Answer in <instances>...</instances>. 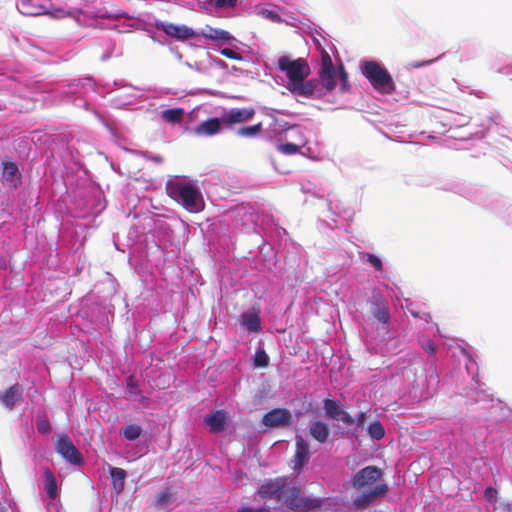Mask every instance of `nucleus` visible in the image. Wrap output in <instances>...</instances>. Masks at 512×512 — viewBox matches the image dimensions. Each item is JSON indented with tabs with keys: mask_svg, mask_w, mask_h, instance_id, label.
Returning <instances> with one entry per match:
<instances>
[{
	"mask_svg": "<svg viewBox=\"0 0 512 512\" xmlns=\"http://www.w3.org/2000/svg\"><path fill=\"white\" fill-rule=\"evenodd\" d=\"M242 324L251 332H258L261 328L259 309L252 308L241 315Z\"/></svg>",
	"mask_w": 512,
	"mask_h": 512,
	"instance_id": "412c9836",
	"label": "nucleus"
},
{
	"mask_svg": "<svg viewBox=\"0 0 512 512\" xmlns=\"http://www.w3.org/2000/svg\"><path fill=\"white\" fill-rule=\"evenodd\" d=\"M319 80L310 79L308 81L301 80L295 81L289 85V90L297 95L303 97H311L314 94L316 87L318 86Z\"/></svg>",
	"mask_w": 512,
	"mask_h": 512,
	"instance_id": "f3484780",
	"label": "nucleus"
},
{
	"mask_svg": "<svg viewBox=\"0 0 512 512\" xmlns=\"http://www.w3.org/2000/svg\"><path fill=\"white\" fill-rule=\"evenodd\" d=\"M277 150L285 155H294L299 153L300 146L293 143H284L278 145Z\"/></svg>",
	"mask_w": 512,
	"mask_h": 512,
	"instance_id": "72a5a7b5",
	"label": "nucleus"
},
{
	"mask_svg": "<svg viewBox=\"0 0 512 512\" xmlns=\"http://www.w3.org/2000/svg\"><path fill=\"white\" fill-rule=\"evenodd\" d=\"M323 404L325 414L329 419L342 421L346 425L354 424V418L343 409L339 400L327 398Z\"/></svg>",
	"mask_w": 512,
	"mask_h": 512,
	"instance_id": "6e6552de",
	"label": "nucleus"
},
{
	"mask_svg": "<svg viewBox=\"0 0 512 512\" xmlns=\"http://www.w3.org/2000/svg\"><path fill=\"white\" fill-rule=\"evenodd\" d=\"M142 427L138 424H129L120 430V434L129 441H134L140 437Z\"/></svg>",
	"mask_w": 512,
	"mask_h": 512,
	"instance_id": "cd10ccee",
	"label": "nucleus"
},
{
	"mask_svg": "<svg viewBox=\"0 0 512 512\" xmlns=\"http://www.w3.org/2000/svg\"><path fill=\"white\" fill-rule=\"evenodd\" d=\"M497 494H498L497 490L492 487H487L484 491V497L490 503L496 502Z\"/></svg>",
	"mask_w": 512,
	"mask_h": 512,
	"instance_id": "4c0bfd02",
	"label": "nucleus"
},
{
	"mask_svg": "<svg viewBox=\"0 0 512 512\" xmlns=\"http://www.w3.org/2000/svg\"><path fill=\"white\" fill-rule=\"evenodd\" d=\"M184 115H185L184 109L177 107V108H171V109L162 111L161 118L163 121H165L167 123L176 124V123H180L183 120Z\"/></svg>",
	"mask_w": 512,
	"mask_h": 512,
	"instance_id": "b1692460",
	"label": "nucleus"
},
{
	"mask_svg": "<svg viewBox=\"0 0 512 512\" xmlns=\"http://www.w3.org/2000/svg\"><path fill=\"white\" fill-rule=\"evenodd\" d=\"M45 481H46V491L47 495L50 499L54 500L57 497V481L49 469H45L44 471Z\"/></svg>",
	"mask_w": 512,
	"mask_h": 512,
	"instance_id": "bb28decb",
	"label": "nucleus"
},
{
	"mask_svg": "<svg viewBox=\"0 0 512 512\" xmlns=\"http://www.w3.org/2000/svg\"><path fill=\"white\" fill-rule=\"evenodd\" d=\"M238 0H215L214 4L217 8H223L229 6L234 8L237 5Z\"/></svg>",
	"mask_w": 512,
	"mask_h": 512,
	"instance_id": "58836bf2",
	"label": "nucleus"
},
{
	"mask_svg": "<svg viewBox=\"0 0 512 512\" xmlns=\"http://www.w3.org/2000/svg\"><path fill=\"white\" fill-rule=\"evenodd\" d=\"M255 115V110L251 107L233 108L222 115L223 126L230 128L233 125L249 121Z\"/></svg>",
	"mask_w": 512,
	"mask_h": 512,
	"instance_id": "9d476101",
	"label": "nucleus"
},
{
	"mask_svg": "<svg viewBox=\"0 0 512 512\" xmlns=\"http://www.w3.org/2000/svg\"><path fill=\"white\" fill-rule=\"evenodd\" d=\"M422 348L430 355H433L436 351L435 344L431 340L424 342Z\"/></svg>",
	"mask_w": 512,
	"mask_h": 512,
	"instance_id": "ea45409f",
	"label": "nucleus"
},
{
	"mask_svg": "<svg viewBox=\"0 0 512 512\" xmlns=\"http://www.w3.org/2000/svg\"><path fill=\"white\" fill-rule=\"evenodd\" d=\"M388 485L385 483H381L376 485L373 489L368 492H364L354 499V505L359 509H364L371 502H373L377 497L384 496L388 492Z\"/></svg>",
	"mask_w": 512,
	"mask_h": 512,
	"instance_id": "ddd939ff",
	"label": "nucleus"
},
{
	"mask_svg": "<svg viewBox=\"0 0 512 512\" xmlns=\"http://www.w3.org/2000/svg\"><path fill=\"white\" fill-rule=\"evenodd\" d=\"M55 449L67 462L81 466L84 464V458L80 451L73 444L71 438L66 433L59 434L55 443Z\"/></svg>",
	"mask_w": 512,
	"mask_h": 512,
	"instance_id": "39448f33",
	"label": "nucleus"
},
{
	"mask_svg": "<svg viewBox=\"0 0 512 512\" xmlns=\"http://www.w3.org/2000/svg\"><path fill=\"white\" fill-rule=\"evenodd\" d=\"M295 454L291 459V468L294 471L300 470L310 458V449L306 440L302 436H296L295 438Z\"/></svg>",
	"mask_w": 512,
	"mask_h": 512,
	"instance_id": "f8f14e48",
	"label": "nucleus"
},
{
	"mask_svg": "<svg viewBox=\"0 0 512 512\" xmlns=\"http://www.w3.org/2000/svg\"><path fill=\"white\" fill-rule=\"evenodd\" d=\"M22 10L21 13L28 16H40V15H49L52 17H57L58 13H63V10L57 9L55 12H50L43 5H35L31 6L26 1L21 2Z\"/></svg>",
	"mask_w": 512,
	"mask_h": 512,
	"instance_id": "4be33fe9",
	"label": "nucleus"
},
{
	"mask_svg": "<svg viewBox=\"0 0 512 512\" xmlns=\"http://www.w3.org/2000/svg\"><path fill=\"white\" fill-rule=\"evenodd\" d=\"M362 74L369 80L372 87L382 93L395 91V83L390 73L376 61H367L363 65Z\"/></svg>",
	"mask_w": 512,
	"mask_h": 512,
	"instance_id": "7ed1b4c3",
	"label": "nucleus"
},
{
	"mask_svg": "<svg viewBox=\"0 0 512 512\" xmlns=\"http://www.w3.org/2000/svg\"><path fill=\"white\" fill-rule=\"evenodd\" d=\"M167 195L190 213H199L205 203L199 188L184 176H172L165 185Z\"/></svg>",
	"mask_w": 512,
	"mask_h": 512,
	"instance_id": "f03ea898",
	"label": "nucleus"
},
{
	"mask_svg": "<svg viewBox=\"0 0 512 512\" xmlns=\"http://www.w3.org/2000/svg\"><path fill=\"white\" fill-rule=\"evenodd\" d=\"M309 435L319 443L323 444L327 442L330 435L329 425L320 420L313 421L309 425Z\"/></svg>",
	"mask_w": 512,
	"mask_h": 512,
	"instance_id": "6ab92c4d",
	"label": "nucleus"
},
{
	"mask_svg": "<svg viewBox=\"0 0 512 512\" xmlns=\"http://www.w3.org/2000/svg\"><path fill=\"white\" fill-rule=\"evenodd\" d=\"M257 495L274 509L286 508L295 512H313L320 509L324 501L304 495L302 489L289 476L265 479L257 490Z\"/></svg>",
	"mask_w": 512,
	"mask_h": 512,
	"instance_id": "f257e3e1",
	"label": "nucleus"
},
{
	"mask_svg": "<svg viewBox=\"0 0 512 512\" xmlns=\"http://www.w3.org/2000/svg\"><path fill=\"white\" fill-rule=\"evenodd\" d=\"M36 427L40 434H49L51 432V425L48 418L45 415H40L36 420Z\"/></svg>",
	"mask_w": 512,
	"mask_h": 512,
	"instance_id": "7c9ffc66",
	"label": "nucleus"
},
{
	"mask_svg": "<svg viewBox=\"0 0 512 512\" xmlns=\"http://www.w3.org/2000/svg\"><path fill=\"white\" fill-rule=\"evenodd\" d=\"M237 512H270L269 508L260 507V508H251V507H242L238 509Z\"/></svg>",
	"mask_w": 512,
	"mask_h": 512,
	"instance_id": "a19ab883",
	"label": "nucleus"
},
{
	"mask_svg": "<svg viewBox=\"0 0 512 512\" xmlns=\"http://www.w3.org/2000/svg\"><path fill=\"white\" fill-rule=\"evenodd\" d=\"M319 80L327 91H332L336 87V71L332 59L328 52L324 51L321 55V68L318 72Z\"/></svg>",
	"mask_w": 512,
	"mask_h": 512,
	"instance_id": "0eeeda50",
	"label": "nucleus"
},
{
	"mask_svg": "<svg viewBox=\"0 0 512 512\" xmlns=\"http://www.w3.org/2000/svg\"><path fill=\"white\" fill-rule=\"evenodd\" d=\"M263 130V125L261 122L251 125V126H243L237 129L236 134L242 138H254L258 136Z\"/></svg>",
	"mask_w": 512,
	"mask_h": 512,
	"instance_id": "a878e982",
	"label": "nucleus"
},
{
	"mask_svg": "<svg viewBox=\"0 0 512 512\" xmlns=\"http://www.w3.org/2000/svg\"><path fill=\"white\" fill-rule=\"evenodd\" d=\"M411 314H412V316H414L415 318H418V317H419V314H418L417 312H413V311H411Z\"/></svg>",
	"mask_w": 512,
	"mask_h": 512,
	"instance_id": "c03bdc74",
	"label": "nucleus"
},
{
	"mask_svg": "<svg viewBox=\"0 0 512 512\" xmlns=\"http://www.w3.org/2000/svg\"><path fill=\"white\" fill-rule=\"evenodd\" d=\"M2 177L5 181L13 183L19 177V169L16 162H3Z\"/></svg>",
	"mask_w": 512,
	"mask_h": 512,
	"instance_id": "393cba45",
	"label": "nucleus"
},
{
	"mask_svg": "<svg viewBox=\"0 0 512 512\" xmlns=\"http://www.w3.org/2000/svg\"><path fill=\"white\" fill-rule=\"evenodd\" d=\"M278 68L286 74L289 85L295 81L305 80L311 74L309 64L304 58L291 60L282 56L278 59Z\"/></svg>",
	"mask_w": 512,
	"mask_h": 512,
	"instance_id": "20e7f679",
	"label": "nucleus"
},
{
	"mask_svg": "<svg viewBox=\"0 0 512 512\" xmlns=\"http://www.w3.org/2000/svg\"><path fill=\"white\" fill-rule=\"evenodd\" d=\"M383 476V471L373 465L366 466L358 471L353 477V487L357 490H362L380 480Z\"/></svg>",
	"mask_w": 512,
	"mask_h": 512,
	"instance_id": "423d86ee",
	"label": "nucleus"
},
{
	"mask_svg": "<svg viewBox=\"0 0 512 512\" xmlns=\"http://www.w3.org/2000/svg\"><path fill=\"white\" fill-rule=\"evenodd\" d=\"M366 421V413L360 412L356 418H354V423H356L358 426H363Z\"/></svg>",
	"mask_w": 512,
	"mask_h": 512,
	"instance_id": "79ce46f5",
	"label": "nucleus"
},
{
	"mask_svg": "<svg viewBox=\"0 0 512 512\" xmlns=\"http://www.w3.org/2000/svg\"><path fill=\"white\" fill-rule=\"evenodd\" d=\"M501 507L506 510L507 512H512V505L507 503V504H501Z\"/></svg>",
	"mask_w": 512,
	"mask_h": 512,
	"instance_id": "37998d69",
	"label": "nucleus"
},
{
	"mask_svg": "<svg viewBox=\"0 0 512 512\" xmlns=\"http://www.w3.org/2000/svg\"><path fill=\"white\" fill-rule=\"evenodd\" d=\"M292 415L287 409H273L263 416L262 423L267 427H282L290 425Z\"/></svg>",
	"mask_w": 512,
	"mask_h": 512,
	"instance_id": "9b49d317",
	"label": "nucleus"
},
{
	"mask_svg": "<svg viewBox=\"0 0 512 512\" xmlns=\"http://www.w3.org/2000/svg\"><path fill=\"white\" fill-rule=\"evenodd\" d=\"M23 388L16 383L0 394V402L8 410H12L16 403L22 400Z\"/></svg>",
	"mask_w": 512,
	"mask_h": 512,
	"instance_id": "2eb2a0df",
	"label": "nucleus"
},
{
	"mask_svg": "<svg viewBox=\"0 0 512 512\" xmlns=\"http://www.w3.org/2000/svg\"><path fill=\"white\" fill-rule=\"evenodd\" d=\"M372 315L377 321L383 324H387L390 320L389 307L386 301L380 295L375 297V301L372 307Z\"/></svg>",
	"mask_w": 512,
	"mask_h": 512,
	"instance_id": "aec40b11",
	"label": "nucleus"
},
{
	"mask_svg": "<svg viewBox=\"0 0 512 512\" xmlns=\"http://www.w3.org/2000/svg\"><path fill=\"white\" fill-rule=\"evenodd\" d=\"M367 261L374 267L376 271H381L383 269L382 261L376 255L367 254Z\"/></svg>",
	"mask_w": 512,
	"mask_h": 512,
	"instance_id": "c9c22d12",
	"label": "nucleus"
},
{
	"mask_svg": "<svg viewBox=\"0 0 512 512\" xmlns=\"http://www.w3.org/2000/svg\"><path fill=\"white\" fill-rule=\"evenodd\" d=\"M197 36H202L207 40L221 41L227 43L233 39L231 34L223 29L213 28L206 25L200 32H197Z\"/></svg>",
	"mask_w": 512,
	"mask_h": 512,
	"instance_id": "a211bd4d",
	"label": "nucleus"
},
{
	"mask_svg": "<svg viewBox=\"0 0 512 512\" xmlns=\"http://www.w3.org/2000/svg\"><path fill=\"white\" fill-rule=\"evenodd\" d=\"M269 364V357L264 350H257L254 357V366L258 368L267 367Z\"/></svg>",
	"mask_w": 512,
	"mask_h": 512,
	"instance_id": "473e14b6",
	"label": "nucleus"
},
{
	"mask_svg": "<svg viewBox=\"0 0 512 512\" xmlns=\"http://www.w3.org/2000/svg\"><path fill=\"white\" fill-rule=\"evenodd\" d=\"M338 72H339V79L341 81V84H342V91H347L348 90V73L346 72L344 66L341 64L339 66V69H338Z\"/></svg>",
	"mask_w": 512,
	"mask_h": 512,
	"instance_id": "f704fd0d",
	"label": "nucleus"
},
{
	"mask_svg": "<svg viewBox=\"0 0 512 512\" xmlns=\"http://www.w3.org/2000/svg\"><path fill=\"white\" fill-rule=\"evenodd\" d=\"M204 423L212 433H220L226 429L228 415L224 410H215L204 417Z\"/></svg>",
	"mask_w": 512,
	"mask_h": 512,
	"instance_id": "4468645a",
	"label": "nucleus"
},
{
	"mask_svg": "<svg viewBox=\"0 0 512 512\" xmlns=\"http://www.w3.org/2000/svg\"><path fill=\"white\" fill-rule=\"evenodd\" d=\"M109 472L114 490L117 493H121L124 490L127 472L122 468L112 466L109 467Z\"/></svg>",
	"mask_w": 512,
	"mask_h": 512,
	"instance_id": "5701e85b",
	"label": "nucleus"
},
{
	"mask_svg": "<svg viewBox=\"0 0 512 512\" xmlns=\"http://www.w3.org/2000/svg\"><path fill=\"white\" fill-rule=\"evenodd\" d=\"M126 392L130 396H138L141 393L136 378L131 375L126 379Z\"/></svg>",
	"mask_w": 512,
	"mask_h": 512,
	"instance_id": "2f4dec72",
	"label": "nucleus"
},
{
	"mask_svg": "<svg viewBox=\"0 0 512 512\" xmlns=\"http://www.w3.org/2000/svg\"><path fill=\"white\" fill-rule=\"evenodd\" d=\"M156 27L157 29L163 31L166 35L181 41H185L197 36V32L186 25L160 22L156 24Z\"/></svg>",
	"mask_w": 512,
	"mask_h": 512,
	"instance_id": "1a4fd4ad",
	"label": "nucleus"
},
{
	"mask_svg": "<svg viewBox=\"0 0 512 512\" xmlns=\"http://www.w3.org/2000/svg\"><path fill=\"white\" fill-rule=\"evenodd\" d=\"M221 55L232 60H241L242 56L237 53L236 51L230 49V48H224L220 51Z\"/></svg>",
	"mask_w": 512,
	"mask_h": 512,
	"instance_id": "e433bc0d",
	"label": "nucleus"
},
{
	"mask_svg": "<svg viewBox=\"0 0 512 512\" xmlns=\"http://www.w3.org/2000/svg\"><path fill=\"white\" fill-rule=\"evenodd\" d=\"M368 433L371 438L381 440L385 435V430L380 421H374L368 427Z\"/></svg>",
	"mask_w": 512,
	"mask_h": 512,
	"instance_id": "c756f323",
	"label": "nucleus"
},
{
	"mask_svg": "<svg viewBox=\"0 0 512 512\" xmlns=\"http://www.w3.org/2000/svg\"><path fill=\"white\" fill-rule=\"evenodd\" d=\"M171 499L172 493L170 492L169 488H165L156 495L154 501L155 507L159 509L166 508Z\"/></svg>",
	"mask_w": 512,
	"mask_h": 512,
	"instance_id": "c85d7f7f",
	"label": "nucleus"
},
{
	"mask_svg": "<svg viewBox=\"0 0 512 512\" xmlns=\"http://www.w3.org/2000/svg\"><path fill=\"white\" fill-rule=\"evenodd\" d=\"M223 125L222 117L209 118L195 128V134L198 136H213L220 132L221 126Z\"/></svg>",
	"mask_w": 512,
	"mask_h": 512,
	"instance_id": "dca6fc26",
	"label": "nucleus"
}]
</instances>
